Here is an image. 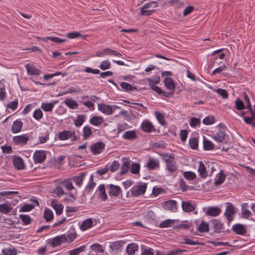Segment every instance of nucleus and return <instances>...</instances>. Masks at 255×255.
Instances as JSON below:
<instances>
[{"label":"nucleus","instance_id":"473e14b6","mask_svg":"<svg viewBox=\"0 0 255 255\" xmlns=\"http://www.w3.org/2000/svg\"><path fill=\"white\" fill-rule=\"evenodd\" d=\"M138 249V245L135 243H131L129 244L127 248V253L128 255H134L135 251H137Z\"/></svg>","mask_w":255,"mask_h":255},{"label":"nucleus","instance_id":"2eb2a0df","mask_svg":"<svg viewBox=\"0 0 255 255\" xmlns=\"http://www.w3.org/2000/svg\"><path fill=\"white\" fill-rule=\"evenodd\" d=\"M159 166L160 162L159 160L153 158H150L146 164V167L149 170L159 168Z\"/></svg>","mask_w":255,"mask_h":255},{"label":"nucleus","instance_id":"423d86ee","mask_svg":"<svg viewBox=\"0 0 255 255\" xmlns=\"http://www.w3.org/2000/svg\"><path fill=\"white\" fill-rule=\"evenodd\" d=\"M161 205V207L166 210H169L173 212H176L177 211V202L175 200L166 201L163 202Z\"/></svg>","mask_w":255,"mask_h":255},{"label":"nucleus","instance_id":"2f4dec72","mask_svg":"<svg viewBox=\"0 0 255 255\" xmlns=\"http://www.w3.org/2000/svg\"><path fill=\"white\" fill-rule=\"evenodd\" d=\"M199 176L202 178H206L208 176L206 168L202 161L199 162V165L198 169Z\"/></svg>","mask_w":255,"mask_h":255},{"label":"nucleus","instance_id":"aec40b11","mask_svg":"<svg viewBox=\"0 0 255 255\" xmlns=\"http://www.w3.org/2000/svg\"><path fill=\"white\" fill-rule=\"evenodd\" d=\"M164 83L166 88L170 90L169 92H173L174 93L175 88V84L173 79L170 77H167L164 80Z\"/></svg>","mask_w":255,"mask_h":255},{"label":"nucleus","instance_id":"8fccbe9b","mask_svg":"<svg viewBox=\"0 0 255 255\" xmlns=\"http://www.w3.org/2000/svg\"><path fill=\"white\" fill-rule=\"evenodd\" d=\"M174 223V220L171 219H167L164 220L160 224L159 227L161 228H168L172 226Z\"/></svg>","mask_w":255,"mask_h":255},{"label":"nucleus","instance_id":"f704fd0d","mask_svg":"<svg viewBox=\"0 0 255 255\" xmlns=\"http://www.w3.org/2000/svg\"><path fill=\"white\" fill-rule=\"evenodd\" d=\"M226 176L223 173V171L221 170L215 178V184L219 185L223 183L226 179Z\"/></svg>","mask_w":255,"mask_h":255},{"label":"nucleus","instance_id":"052dcab7","mask_svg":"<svg viewBox=\"0 0 255 255\" xmlns=\"http://www.w3.org/2000/svg\"><path fill=\"white\" fill-rule=\"evenodd\" d=\"M111 66L110 62L108 60H106L102 61L99 67L101 70H105L109 69Z\"/></svg>","mask_w":255,"mask_h":255},{"label":"nucleus","instance_id":"6ab92c4d","mask_svg":"<svg viewBox=\"0 0 255 255\" xmlns=\"http://www.w3.org/2000/svg\"><path fill=\"white\" fill-rule=\"evenodd\" d=\"M123 138L125 139L132 140L137 138L136 131L134 130L126 131L123 135Z\"/></svg>","mask_w":255,"mask_h":255},{"label":"nucleus","instance_id":"a18cd8bd","mask_svg":"<svg viewBox=\"0 0 255 255\" xmlns=\"http://www.w3.org/2000/svg\"><path fill=\"white\" fill-rule=\"evenodd\" d=\"M83 138L84 139H88L92 134L91 128L87 126H84L83 129Z\"/></svg>","mask_w":255,"mask_h":255},{"label":"nucleus","instance_id":"4d7b16f0","mask_svg":"<svg viewBox=\"0 0 255 255\" xmlns=\"http://www.w3.org/2000/svg\"><path fill=\"white\" fill-rule=\"evenodd\" d=\"M90 248L93 251L99 253H103L104 252L102 246L99 244H95L90 246Z\"/></svg>","mask_w":255,"mask_h":255},{"label":"nucleus","instance_id":"bf43d9fd","mask_svg":"<svg viewBox=\"0 0 255 255\" xmlns=\"http://www.w3.org/2000/svg\"><path fill=\"white\" fill-rule=\"evenodd\" d=\"M93 175H91L90 178V181L85 187V190H88L89 192L92 191L96 186V183L93 181Z\"/></svg>","mask_w":255,"mask_h":255},{"label":"nucleus","instance_id":"58836bf2","mask_svg":"<svg viewBox=\"0 0 255 255\" xmlns=\"http://www.w3.org/2000/svg\"><path fill=\"white\" fill-rule=\"evenodd\" d=\"M53 213L49 208H45L44 211V218L47 222L51 221L53 219Z\"/></svg>","mask_w":255,"mask_h":255},{"label":"nucleus","instance_id":"dca6fc26","mask_svg":"<svg viewBox=\"0 0 255 255\" xmlns=\"http://www.w3.org/2000/svg\"><path fill=\"white\" fill-rule=\"evenodd\" d=\"M51 206L54 209L57 215H60L62 214L64 207L63 205L59 203L57 200H54L52 201Z\"/></svg>","mask_w":255,"mask_h":255},{"label":"nucleus","instance_id":"7c9ffc66","mask_svg":"<svg viewBox=\"0 0 255 255\" xmlns=\"http://www.w3.org/2000/svg\"><path fill=\"white\" fill-rule=\"evenodd\" d=\"M123 244V242L121 241H116L112 243L110 247L111 250L115 253H117L121 250Z\"/></svg>","mask_w":255,"mask_h":255},{"label":"nucleus","instance_id":"c03bdc74","mask_svg":"<svg viewBox=\"0 0 255 255\" xmlns=\"http://www.w3.org/2000/svg\"><path fill=\"white\" fill-rule=\"evenodd\" d=\"M166 167L171 173H174L177 169L175 161L166 163Z\"/></svg>","mask_w":255,"mask_h":255},{"label":"nucleus","instance_id":"20e7f679","mask_svg":"<svg viewBox=\"0 0 255 255\" xmlns=\"http://www.w3.org/2000/svg\"><path fill=\"white\" fill-rule=\"evenodd\" d=\"M211 224L214 228V233H225L226 232H229L228 230H225L224 224L222 223L220 220L218 219H212L211 221Z\"/></svg>","mask_w":255,"mask_h":255},{"label":"nucleus","instance_id":"864d4df0","mask_svg":"<svg viewBox=\"0 0 255 255\" xmlns=\"http://www.w3.org/2000/svg\"><path fill=\"white\" fill-rule=\"evenodd\" d=\"M85 116L84 115H78L77 119L74 121V125L76 127L81 126L84 122Z\"/></svg>","mask_w":255,"mask_h":255},{"label":"nucleus","instance_id":"6e6d98bb","mask_svg":"<svg viewBox=\"0 0 255 255\" xmlns=\"http://www.w3.org/2000/svg\"><path fill=\"white\" fill-rule=\"evenodd\" d=\"M189 144L192 149H196L198 147V140L196 137L190 138Z\"/></svg>","mask_w":255,"mask_h":255},{"label":"nucleus","instance_id":"a19ab883","mask_svg":"<svg viewBox=\"0 0 255 255\" xmlns=\"http://www.w3.org/2000/svg\"><path fill=\"white\" fill-rule=\"evenodd\" d=\"M12 210L11 206L8 203L0 204V212L2 214H7Z\"/></svg>","mask_w":255,"mask_h":255},{"label":"nucleus","instance_id":"412c9836","mask_svg":"<svg viewBox=\"0 0 255 255\" xmlns=\"http://www.w3.org/2000/svg\"><path fill=\"white\" fill-rule=\"evenodd\" d=\"M2 253L4 255H17V251L15 247L9 245L8 247L2 249Z\"/></svg>","mask_w":255,"mask_h":255},{"label":"nucleus","instance_id":"0eeeda50","mask_svg":"<svg viewBox=\"0 0 255 255\" xmlns=\"http://www.w3.org/2000/svg\"><path fill=\"white\" fill-rule=\"evenodd\" d=\"M105 144L103 142L99 141L92 144L90 146V149L94 155H98L102 153L105 149Z\"/></svg>","mask_w":255,"mask_h":255},{"label":"nucleus","instance_id":"bb28decb","mask_svg":"<svg viewBox=\"0 0 255 255\" xmlns=\"http://www.w3.org/2000/svg\"><path fill=\"white\" fill-rule=\"evenodd\" d=\"M71 135V131L64 130L59 132L58 134V138L60 140H65L69 139Z\"/></svg>","mask_w":255,"mask_h":255},{"label":"nucleus","instance_id":"37998d69","mask_svg":"<svg viewBox=\"0 0 255 255\" xmlns=\"http://www.w3.org/2000/svg\"><path fill=\"white\" fill-rule=\"evenodd\" d=\"M160 78L159 76H154L152 78L147 79L149 87L153 86L160 83Z\"/></svg>","mask_w":255,"mask_h":255},{"label":"nucleus","instance_id":"0e129e2a","mask_svg":"<svg viewBox=\"0 0 255 255\" xmlns=\"http://www.w3.org/2000/svg\"><path fill=\"white\" fill-rule=\"evenodd\" d=\"M184 177L190 180H193L196 178V174L192 171H185L183 173Z\"/></svg>","mask_w":255,"mask_h":255},{"label":"nucleus","instance_id":"09e8293b","mask_svg":"<svg viewBox=\"0 0 255 255\" xmlns=\"http://www.w3.org/2000/svg\"><path fill=\"white\" fill-rule=\"evenodd\" d=\"M154 115L156 117L157 120L161 125L164 126L166 124L164 116L161 113L158 111H156L155 112Z\"/></svg>","mask_w":255,"mask_h":255},{"label":"nucleus","instance_id":"9d476101","mask_svg":"<svg viewBox=\"0 0 255 255\" xmlns=\"http://www.w3.org/2000/svg\"><path fill=\"white\" fill-rule=\"evenodd\" d=\"M140 127L141 129L145 132L149 133L156 130L153 125L148 120L143 121Z\"/></svg>","mask_w":255,"mask_h":255},{"label":"nucleus","instance_id":"49530a36","mask_svg":"<svg viewBox=\"0 0 255 255\" xmlns=\"http://www.w3.org/2000/svg\"><path fill=\"white\" fill-rule=\"evenodd\" d=\"M214 144L210 140L207 139H204L203 140V148L205 150H209L214 149Z\"/></svg>","mask_w":255,"mask_h":255},{"label":"nucleus","instance_id":"f8f14e48","mask_svg":"<svg viewBox=\"0 0 255 255\" xmlns=\"http://www.w3.org/2000/svg\"><path fill=\"white\" fill-rule=\"evenodd\" d=\"M232 231L236 234L240 235H244L247 233V229L246 227L241 224H236L233 226L232 228Z\"/></svg>","mask_w":255,"mask_h":255},{"label":"nucleus","instance_id":"69168bd1","mask_svg":"<svg viewBox=\"0 0 255 255\" xmlns=\"http://www.w3.org/2000/svg\"><path fill=\"white\" fill-rule=\"evenodd\" d=\"M33 117L36 120H40L43 117V113L40 109H37L33 113Z\"/></svg>","mask_w":255,"mask_h":255},{"label":"nucleus","instance_id":"f03ea898","mask_svg":"<svg viewBox=\"0 0 255 255\" xmlns=\"http://www.w3.org/2000/svg\"><path fill=\"white\" fill-rule=\"evenodd\" d=\"M147 184L144 183H140L139 184L133 186L130 189L132 196L137 197L140 195L143 194L146 190Z\"/></svg>","mask_w":255,"mask_h":255},{"label":"nucleus","instance_id":"b1692460","mask_svg":"<svg viewBox=\"0 0 255 255\" xmlns=\"http://www.w3.org/2000/svg\"><path fill=\"white\" fill-rule=\"evenodd\" d=\"M181 207L182 210L185 212H191L195 209V208L189 201H182Z\"/></svg>","mask_w":255,"mask_h":255},{"label":"nucleus","instance_id":"c9c22d12","mask_svg":"<svg viewBox=\"0 0 255 255\" xmlns=\"http://www.w3.org/2000/svg\"><path fill=\"white\" fill-rule=\"evenodd\" d=\"M64 103L71 109H77L79 106L76 101L72 99H66L64 101Z\"/></svg>","mask_w":255,"mask_h":255},{"label":"nucleus","instance_id":"cd10ccee","mask_svg":"<svg viewBox=\"0 0 255 255\" xmlns=\"http://www.w3.org/2000/svg\"><path fill=\"white\" fill-rule=\"evenodd\" d=\"M85 175L86 173L85 172H82L80 173L78 176H75L73 177L72 179L77 186L80 187L83 184V181Z\"/></svg>","mask_w":255,"mask_h":255},{"label":"nucleus","instance_id":"39448f33","mask_svg":"<svg viewBox=\"0 0 255 255\" xmlns=\"http://www.w3.org/2000/svg\"><path fill=\"white\" fill-rule=\"evenodd\" d=\"M107 188L110 196L114 197H117L120 195L122 196V190L120 186L110 184L108 185Z\"/></svg>","mask_w":255,"mask_h":255},{"label":"nucleus","instance_id":"4c0bfd02","mask_svg":"<svg viewBox=\"0 0 255 255\" xmlns=\"http://www.w3.org/2000/svg\"><path fill=\"white\" fill-rule=\"evenodd\" d=\"M87 247L86 245H83L79 248L71 250L68 252L69 255H78L84 252Z\"/></svg>","mask_w":255,"mask_h":255},{"label":"nucleus","instance_id":"7ed1b4c3","mask_svg":"<svg viewBox=\"0 0 255 255\" xmlns=\"http://www.w3.org/2000/svg\"><path fill=\"white\" fill-rule=\"evenodd\" d=\"M98 108L100 111L107 115L113 114L116 109H120V107L117 105L111 106L102 103L99 104Z\"/></svg>","mask_w":255,"mask_h":255},{"label":"nucleus","instance_id":"79ce46f5","mask_svg":"<svg viewBox=\"0 0 255 255\" xmlns=\"http://www.w3.org/2000/svg\"><path fill=\"white\" fill-rule=\"evenodd\" d=\"M197 230L200 233L208 232L209 231L208 224L206 223L204 220H202L198 227Z\"/></svg>","mask_w":255,"mask_h":255},{"label":"nucleus","instance_id":"c756f323","mask_svg":"<svg viewBox=\"0 0 255 255\" xmlns=\"http://www.w3.org/2000/svg\"><path fill=\"white\" fill-rule=\"evenodd\" d=\"M248 207V203H244L242 204V214L243 218L245 219H248L250 216L252 215V212L247 208Z\"/></svg>","mask_w":255,"mask_h":255},{"label":"nucleus","instance_id":"a211bd4d","mask_svg":"<svg viewBox=\"0 0 255 255\" xmlns=\"http://www.w3.org/2000/svg\"><path fill=\"white\" fill-rule=\"evenodd\" d=\"M221 212V210L218 207H210L207 210L206 213L208 216L215 217L218 216Z\"/></svg>","mask_w":255,"mask_h":255},{"label":"nucleus","instance_id":"5701e85b","mask_svg":"<svg viewBox=\"0 0 255 255\" xmlns=\"http://www.w3.org/2000/svg\"><path fill=\"white\" fill-rule=\"evenodd\" d=\"M58 103V101H55L51 103H42L41 108L45 112H52L54 105Z\"/></svg>","mask_w":255,"mask_h":255},{"label":"nucleus","instance_id":"338daca9","mask_svg":"<svg viewBox=\"0 0 255 255\" xmlns=\"http://www.w3.org/2000/svg\"><path fill=\"white\" fill-rule=\"evenodd\" d=\"M200 119L195 117L191 118L189 121L190 126L193 128H195L198 125H199L200 124Z\"/></svg>","mask_w":255,"mask_h":255},{"label":"nucleus","instance_id":"72a5a7b5","mask_svg":"<svg viewBox=\"0 0 255 255\" xmlns=\"http://www.w3.org/2000/svg\"><path fill=\"white\" fill-rule=\"evenodd\" d=\"M130 163V161L129 159L126 158L124 159L123 163L121 168V170L120 174L121 175H124L128 171Z\"/></svg>","mask_w":255,"mask_h":255},{"label":"nucleus","instance_id":"3c124183","mask_svg":"<svg viewBox=\"0 0 255 255\" xmlns=\"http://www.w3.org/2000/svg\"><path fill=\"white\" fill-rule=\"evenodd\" d=\"M215 118L214 116H207L203 120V123L205 125H211L215 122Z\"/></svg>","mask_w":255,"mask_h":255},{"label":"nucleus","instance_id":"680f3d73","mask_svg":"<svg viewBox=\"0 0 255 255\" xmlns=\"http://www.w3.org/2000/svg\"><path fill=\"white\" fill-rule=\"evenodd\" d=\"M6 97V93L4 85L0 83V100L3 101Z\"/></svg>","mask_w":255,"mask_h":255},{"label":"nucleus","instance_id":"393cba45","mask_svg":"<svg viewBox=\"0 0 255 255\" xmlns=\"http://www.w3.org/2000/svg\"><path fill=\"white\" fill-rule=\"evenodd\" d=\"M160 155L162 157L165 163L175 161V156L172 153H163L160 154Z\"/></svg>","mask_w":255,"mask_h":255},{"label":"nucleus","instance_id":"4be33fe9","mask_svg":"<svg viewBox=\"0 0 255 255\" xmlns=\"http://www.w3.org/2000/svg\"><path fill=\"white\" fill-rule=\"evenodd\" d=\"M13 163L14 167L18 169H22L24 168V162L22 159L19 156H14L13 158Z\"/></svg>","mask_w":255,"mask_h":255},{"label":"nucleus","instance_id":"e433bc0d","mask_svg":"<svg viewBox=\"0 0 255 255\" xmlns=\"http://www.w3.org/2000/svg\"><path fill=\"white\" fill-rule=\"evenodd\" d=\"M248 109L251 115V117L244 116V120L247 124H251L253 123L254 120L255 119V112H254L252 107Z\"/></svg>","mask_w":255,"mask_h":255},{"label":"nucleus","instance_id":"6e6552de","mask_svg":"<svg viewBox=\"0 0 255 255\" xmlns=\"http://www.w3.org/2000/svg\"><path fill=\"white\" fill-rule=\"evenodd\" d=\"M33 158L35 163H43L46 158V151L42 150H36L33 155Z\"/></svg>","mask_w":255,"mask_h":255},{"label":"nucleus","instance_id":"9b49d317","mask_svg":"<svg viewBox=\"0 0 255 255\" xmlns=\"http://www.w3.org/2000/svg\"><path fill=\"white\" fill-rule=\"evenodd\" d=\"M29 139L28 136L27 134H22L20 135L15 136L13 137V141L17 145H24Z\"/></svg>","mask_w":255,"mask_h":255},{"label":"nucleus","instance_id":"ea45409f","mask_svg":"<svg viewBox=\"0 0 255 255\" xmlns=\"http://www.w3.org/2000/svg\"><path fill=\"white\" fill-rule=\"evenodd\" d=\"M104 122V119L102 117L94 116L92 117L90 120V123L93 126H98L102 124Z\"/></svg>","mask_w":255,"mask_h":255},{"label":"nucleus","instance_id":"f257e3e1","mask_svg":"<svg viewBox=\"0 0 255 255\" xmlns=\"http://www.w3.org/2000/svg\"><path fill=\"white\" fill-rule=\"evenodd\" d=\"M65 242H66L65 235L63 234L60 236H57L54 238L49 239L47 241V244L50 247L55 248L60 246L62 244Z\"/></svg>","mask_w":255,"mask_h":255},{"label":"nucleus","instance_id":"13d9d810","mask_svg":"<svg viewBox=\"0 0 255 255\" xmlns=\"http://www.w3.org/2000/svg\"><path fill=\"white\" fill-rule=\"evenodd\" d=\"M140 170V165L139 163H132L130 168V171L132 174H137L139 173Z\"/></svg>","mask_w":255,"mask_h":255},{"label":"nucleus","instance_id":"a878e982","mask_svg":"<svg viewBox=\"0 0 255 255\" xmlns=\"http://www.w3.org/2000/svg\"><path fill=\"white\" fill-rule=\"evenodd\" d=\"M225 132L222 130H220L216 133L214 134L212 138L218 142H222L225 139Z\"/></svg>","mask_w":255,"mask_h":255},{"label":"nucleus","instance_id":"4468645a","mask_svg":"<svg viewBox=\"0 0 255 255\" xmlns=\"http://www.w3.org/2000/svg\"><path fill=\"white\" fill-rule=\"evenodd\" d=\"M23 126L22 122L19 120L14 121L11 126V131L13 133H16L20 132Z\"/></svg>","mask_w":255,"mask_h":255},{"label":"nucleus","instance_id":"de8ad7c7","mask_svg":"<svg viewBox=\"0 0 255 255\" xmlns=\"http://www.w3.org/2000/svg\"><path fill=\"white\" fill-rule=\"evenodd\" d=\"M121 86L123 89H124L125 91L127 92H129L132 91L133 90L137 89L136 86H132L127 82H123L121 83Z\"/></svg>","mask_w":255,"mask_h":255},{"label":"nucleus","instance_id":"c85d7f7f","mask_svg":"<svg viewBox=\"0 0 255 255\" xmlns=\"http://www.w3.org/2000/svg\"><path fill=\"white\" fill-rule=\"evenodd\" d=\"M99 196L102 201H106L108 199V196L106 192L104 184H100L98 187Z\"/></svg>","mask_w":255,"mask_h":255},{"label":"nucleus","instance_id":"1a4fd4ad","mask_svg":"<svg viewBox=\"0 0 255 255\" xmlns=\"http://www.w3.org/2000/svg\"><path fill=\"white\" fill-rule=\"evenodd\" d=\"M235 213L233 205L230 202L227 203V207L224 215L228 221L230 222L233 220V215Z\"/></svg>","mask_w":255,"mask_h":255},{"label":"nucleus","instance_id":"f3484780","mask_svg":"<svg viewBox=\"0 0 255 255\" xmlns=\"http://www.w3.org/2000/svg\"><path fill=\"white\" fill-rule=\"evenodd\" d=\"M93 225V220L89 218L84 220L80 226V229L82 231H86L91 227Z\"/></svg>","mask_w":255,"mask_h":255},{"label":"nucleus","instance_id":"e2e57ef3","mask_svg":"<svg viewBox=\"0 0 255 255\" xmlns=\"http://www.w3.org/2000/svg\"><path fill=\"white\" fill-rule=\"evenodd\" d=\"M62 184L68 190H71L74 189V187L70 179L63 181Z\"/></svg>","mask_w":255,"mask_h":255},{"label":"nucleus","instance_id":"774afa93","mask_svg":"<svg viewBox=\"0 0 255 255\" xmlns=\"http://www.w3.org/2000/svg\"><path fill=\"white\" fill-rule=\"evenodd\" d=\"M119 167L120 163L119 161L115 160L112 163V164L110 166V167H109V170H110L112 172H114L119 168Z\"/></svg>","mask_w":255,"mask_h":255},{"label":"nucleus","instance_id":"ddd939ff","mask_svg":"<svg viewBox=\"0 0 255 255\" xmlns=\"http://www.w3.org/2000/svg\"><path fill=\"white\" fill-rule=\"evenodd\" d=\"M150 88L157 93L158 95L164 96L167 98H170L174 95L173 92H165L163 91L159 87L157 86H151Z\"/></svg>","mask_w":255,"mask_h":255},{"label":"nucleus","instance_id":"603ef678","mask_svg":"<svg viewBox=\"0 0 255 255\" xmlns=\"http://www.w3.org/2000/svg\"><path fill=\"white\" fill-rule=\"evenodd\" d=\"M235 108L238 110H243L246 109L244 102L239 98L236 100Z\"/></svg>","mask_w":255,"mask_h":255},{"label":"nucleus","instance_id":"5fc2aeb1","mask_svg":"<svg viewBox=\"0 0 255 255\" xmlns=\"http://www.w3.org/2000/svg\"><path fill=\"white\" fill-rule=\"evenodd\" d=\"M67 36L71 39H74L80 37L83 39H85L86 37V35H83L79 32H70L67 34Z\"/></svg>","mask_w":255,"mask_h":255}]
</instances>
